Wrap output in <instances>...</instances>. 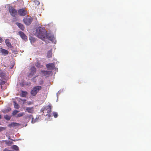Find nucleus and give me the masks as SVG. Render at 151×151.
Wrapping results in <instances>:
<instances>
[{"instance_id": "1", "label": "nucleus", "mask_w": 151, "mask_h": 151, "mask_svg": "<svg viewBox=\"0 0 151 151\" xmlns=\"http://www.w3.org/2000/svg\"><path fill=\"white\" fill-rule=\"evenodd\" d=\"M36 35L38 37L42 40L45 38H47L51 41L53 40V38L47 35L46 31L41 27H39L36 29Z\"/></svg>"}, {"instance_id": "2", "label": "nucleus", "mask_w": 151, "mask_h": 151, "mask_svg": "<svg viewBox=\"0 0 151 151\" xmlns=\"http://www.w3.org/2000/svg\"><path fill=\"white\" fill-rule=\"evenodd\" d=\"M52 106L50 104L45 106H43L41 109L40 111L43 112V114L45 116L50 117L51 115L49 114L51 112V110L52 109Z\"/></svg>"}, {"instance_id": "3", "label": "nucleus", "mask_w": 151, "mask_h": 151, "mask_svg": "<svg viewBox=\"0 0 151 151\" xmlns=\"http://www.w3.org/2000/svg\"><path fill=\"white\" fill-rule=\"evenodd\" d=\"M42 88V87L40 86H36L34 87L31 91V94L33 96H35Z\"/></svg>"}, {"instance_id": "4", "label": "nucleus", "mask_w": 151, "mask_h": 151, "mask_svg": "<svg viewBox=\"0 0 151 151\" xmlns=\"http://www.w3.org/2000/svg\"><path fill=\"white\" fill-rule=\"evenodd\" d=\"M9 10L10 14L13 17H15L17 15V10L14 9L12 6L9 7Z\"/></svg>"}, {"instance_id": "5", "label": "nucleus", "mask_w": 151, "mask_h": 151, "mask_svg": "<svg viewBox=\"0 0 151 151\" xmlns=\"http://www.w3.org/2000/svg\"><path fill=\"white\" fill-rule=\"evenodd\" d=\"M32 20L31 17H26L23 19V21L26 25H28L31 24Z\"/></svg>"}, {"instance_id": "6", "label": "nucleus", "mask_w": 151, "mask_h": 151, "mask_svg": "<svg viewBox=\"0 0 151 151\" xmlns=\"http://www.w3.org/2000/svg\"><path fill=\"white\" fill-rule=\"evenodd\" d=\"M46 67L49 70H53L55 68V63H48L46 65Z\"/></svg>"}, {"instance_id": "7", "label": "nucleus", "mask_w": 151, "mask_h": 151, "mask_svg": "<svg viewBox=\"0 0 151 151\" xmlns=\"http://www.w3.org/2000/svg\"><path fill=\"white\" fill-rule=\"evenodd\" d=\"M30 73L29 74V76L31 77L33 76L36 72V68L34 66L31 67V68Z\"/></svg>"}, {"instance_id": "8", "label": "nucleus", "mask_w": 151, "mask_h": 151, "mask_svg": "<svg viewBox=\"0 0 151 151\" xmlns=\"http://www.w3.org/2000/svg\"><path fill=\"white\" fill-rule=\"evenodd\" d=\"M18 34L20 36L22 39L26 40H27V37L26 35L23 33V32L20 31L18 32Z\"/></svg>"}, {"instance_id": "9", "label": "nucleus", "mask_w": 151, "mask_h": 151, "mask_svg": "<svg viewBox=\"0 0 151 151\" xmlns=\"http://www.w3.org/2000/svg\"><path fill=\"white\" fill-rule=\"evenodd\" d=\"M18 13L21 16H24L27 14V12L24 9H21L19 10Z\"/></svg>"}, {"instance_id": "10", "label": "nucleus", "mask_w": 151, "mask_h": 151, "mask_svg": "<svg viewBox=\"0 0 151 151\" xmlns=\"http://www.w3.org/2000/svg\"><path fill=\"white\" fill-rule=\"evenodd\" d=\"M0 53H1L2 55L5 56L8 54L9 51L1 48L0 49Z\"/></svg>"}, {"instance_id": "11", "label": "nucleus", "mask_w": 151, "mask_h": 151, "mask_svg": "<svg viewBox=\"0 0 151 151\" xmlns=\"http://www.w3.org/2000/svg\"><path fill=\"white\" fill-rule=\"evenodd\" d=\"M20 125V124L16 122H12L11 124H9L8 126L11 128L12 127H19Z\"/></svg>"}, {"instance_id": "12", "label": "nucleus", "mask_w": 151, "mask_h": 151, "mask_svg": "<svg viewBox=\"0 0 151 151\" xmlns=\"http://www.w3.org/2000/svg\"><path fill=\"white\" fill-rule=\"evenodd\" d=\"M5 42L7 47L10 49L13 47L11 44L10 42V40L9 39H6L5 40Z\"/></svg>"}, {"instance_id": "13", "label": "nucleus", "mask_w": 151, "mask_h": 151, "mask_svg": "<svg viewBox=\"0 0 151 151\" xmlns=\"http://www.w3.org/2000/svg\"><path fill=\"white\" fill-rule=\"evenodd\" d=\"M41 72L43 73L44 76L48 77L51 74V72L49 71H45L44 70H42Z\"/></svg>"}, {"instance_id": "14", "label": "nucleus", "mask_w": 151, "mask_h": 151, "mask_svg": "<svg viewBox=\"0 0 151 151\" xmlns=\"http://www.w3.org/2000/svg\"><path fill=\"white\" fill-rule=\"evenodd\" d=\"M26 110L29 113H33L34 111V108L33 107H27Z\"/></svg>"}, {"instance_id": "15", "label": "nucleus", "mask_w": 151, "mask_h": 151, "mask_svg": "<svg viewBox=\"0 0 151 151\" xmlns=\"http://www.w3.org/2000/svg\"><path fill=\"white\" fill-rule=\"evenodd\" d=\"M16 24L23 31L25 29V27L22 24L16 22Z\"/></svg>"}, {"instance_id": "16", "label": "nucleus", "mask_w": 151, "mask_h": 151, "mask_svg": "<svg viewBox=\"0 0 151 151\" xmlns=\"http://www.w3.org/2000/svg\"><path fill=\"white\" fill-rule=\"evenodd\" d=\"M26 118L27 119H30L31 118V122L32 123H34L35 122V119H34L33 117V116L32 115L29 114L28 115L26 116Z\"/></svg>"}, {"instance_id": "17", "label": "nucleus", "mask_w": 151, "mask_h": 151, "mask_svg": "<svg viewBox=\"0 0 151 151\" xmlns=\"http://www.w3.org/2000/svg\"><path fill=\"white\" fill-rule=\"evenodd\" d=\"M52 50L51 49L47 52V56L48 58H50L52 57Z\"/></svg>"}, {"instance_id": "18", "label": "nucleus", "mask_w": 151, "mask_h": 151, "mask_svg": "<svg viewBox=\"0 0 151 151\" xmlns=\"http://www.w3.org/2000/svg\"><path fill=\"white\" fill-rule=\"evenodd\" d=\"M11 110V109L10 107H8L7 109H5L3 110L2 111L3 113L4 114H6L9 112Z\"/></svg>"}, {"instance_id": "19", "label": "nucleus", "mask_w": 151, "mask_h": 151, "mask_svg": "<svg viewBox=\"0 0 151 151\" xmlns=\"http://www.w3.org/2000/svg\"><path fill=\"white\" fill-rule=\"evenodd\" d=\"M4 142H5L6 144L8 146H10L13 143L12 141H8L7 140H4Z\"/></svg>"}, {"instance_id": "20", "label": "nucleus", "mask_w": 151, "mask_h": 151, "mask_svg": "<svg viewBox=\"0 0 151 151\" xmlns=\"http://www.w3.org/2000/svg\"><path fill=\"white\" fill-rule=\"evenodd\" d=\"M24 113L23 112H21L16 115L15 116V117L17 118L21 117L24 115Z\"/></svg>"}, {"instance_id": "21", "label": "nucleus", "mask_w": 151, "mask_h": 151, "mask_svg": "<svg viewBox=\"0 0 151 151\" xmlns=\"http://www.w3.org/2000/svg\"><path fill=\"white\" fill-rule=\"evenodd\" d=\"M27 94V93L26 91H22L21 96L22 97H25Z\"/></svg>"}, {"instance_id": "22", "label": "nucleus", "mask_w": 151, "mask_h": 151, "mask_svg": "<svg viewBox=\"0 0 151 151\" xmlns=\"http://www.w3.org/2000/svg\"><path fill=\"white\" fill-rule=\"evenodd\" d=\"M4 118L6 120L9 121L10 120L11 117L10 116H9L7 115H6L4 116Z\"/></svg>"}, {"instance_id": "23", "label": "nucleus", "mask_w": 151, "mask_h": 151, "mask_svg": "<svg viewBox=\"0 0 151 151\" xmlns=\"http://www.w3.org/2000/svg\"><path fill=\"white\" fill-rule=\"evenodd\" d=\"M13 103H14V108L17 109H18L19 107L18 104L16 103L15 101H14Z\"/></svg>"}, {"instance_id": "24", "label": "nucleus", "mask_w": 151, "mask_h": 151, "mask_svg": "<svg viewBox=\"0 0 151 151\" xmlns=\"http://www.w3.org/2000/svg\"><path fill=\"white\" fill-rule=\"evenodd\" d=\"M36 65L38 68H41L42 66V65H41L39 61L36 63Z\"/></svg>"}, {"instance_id": "25", "label": "nucleus", "mask_w": 151, "mask_h": 151, "mask_svg": "<svg viewBox=\"0 0 151 151\" xmlns=\"http://www.w3.org/2000/svg\"><path fill=\"white\" fill-rule=\"evenodd\" d=\"M19 112V111H18L16 110H14L12 112V114L13 116H15Z\"/></svg>"}, {"instance_id": "26", "label": "nucleus", "mask_w": 151, "mask_h": 151, "mask_svg": "<svg viewBox=\"0 0 151 151\" xmlns=\"http://www.w3.org/2000/svg\"><path fill=\"white\" fill-rule=\"evenodd\" d=\"M53 116L55 118H57L58 116V114L57 112L54 111L52 113Z\"/></svg>"}, {"instance_id": "27", "label": "nucleus", "mask_w": 151, "mask_h": 151, "mask_svg": "<svg viewBox=\"0 0 151 151\" xmlns=\"http://www.w3.org/2000/svg\"><path fill=\"white\" fill-rule=\"evenodd\" d=\"M5 74L4 73L1 72L0 73V77L1 78H4L5 76Z\"/></svg>"}, {"instance_id": "28", "label": "nucleus", "mask_w": 151, "mask_h": 151, "mask_svg": "<svg viewBox=\"0 0 151 151\" xmlns=\"http://www.w3.org/2000/svg\"><path fill=\"white\" fill-rule=\"evenodd\" d=\"M12 148L13 149L16 150H19V148L16 145H14L12 147Z\"/></svg>"}, {"instance_id": "29", "label": "nucleus", "mask_w": 151, "mask_h": 151, "mask_svg": "<svg viewBox=\"0 0 151 151\" xmlns=\"http://www.w3.org/2000/svg\"><path fill=\"white\" fill-rule=\"evenodd\" d=\"M6 127H0V132L5 130L6 129Z\"/></svg>"}, {"instance_id": "30", "label": "nucleus", "mask_w": 151, "mask_h": 151, "mask_svg": "<svg viewBox=\"0 0 151 151\" xmlns=\"http://www.w3.org/2000/svg\"><path fill=\"white\" fill-rule=\"evenodd\" d=\"M5 83V82L4 81L0 79V84L1 85H4Z\"/></svg>"}, {"instance_id": "31", "label": "nucleus", "mask_w": 151, "mask_h": 151, "mask_svg": "<svg viewBox=\"0 0 151 151\" xmlns=\"http://www.w3.org/2000/svg\"><path fill=\"white\" fill-rule=\"evenodd\" d=\"M34 2L37 5H38L40 4V2L37 1H34Z\"/></svg>"}, {"instance_id": "32", "label": "nucleus", "mask_w": 151, "mask_h": 151, "mask_svg": "<svg viewBox=\"0 0 151 151\" xmlns=\"http://www.w3.org/2000/svg\"><path fill=\"white\" fill-rule=\"evenodd\" d=\"M3 151H12L10 150H8V149H7L6 148L3 150Z\"/></svg>"}, {"instance_id": "33", "label": "nucleus", "mask_w": 151, "mask_h": 151, "mask_svg": "<svg viewBox=\"0 0 151 151\" xmlns=\"http://www.w3.org/2000/svg\"><path fill=\"white\" fill-rule=\"evenodd\" d=\"M21 101L23 102V103H25V102L26 101V100H24H24H22Z\"/></svg>"}, {"instance_id": "34", "label": "nucleus", "mask_w": 151, "mask_h": 151, "mask_svg": "<svg viewBox=\"0 0 151 151\" xmlns=\"http://www.w3.org/2000/svg\"><path fill=\"white\" fill-rule=\"evenodd\" d=\"M31 104H32V103H31V102H29L28 103V104L29 105H30Z\"/></svg>"}, {"instance_id": "35", "label": "nucleus", "mask_w": 151, "mask_h": 151, "mask_svg": "<svg viewBox=\"0 0 151 151\" xmlns=\"http://www.w3.org/2000/svg\"><path fill=\"white\" fill-rule=\"evenodd\" d=\"M1 114H0V119H1ZM0 125H1V123L0 122Z\"/></svg>"}]
</instances>
